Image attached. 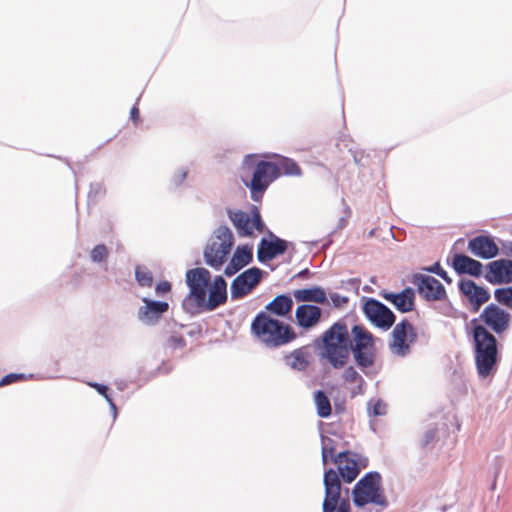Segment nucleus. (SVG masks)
Wrapping results in <instances>:
<instances>
[{"label":"nucleus","instance_id":"nucleus-10","mask_svg":"<svg viewBox=\"0 0 512 512\" xmlns=\"http://www.w3.org/2000/svg\"><path fill=\"white\" fill-rule=\"evenodd\" d=\"M278 177L279 173H276V167L272 161H259L255 165L250 182H245L250 189L251 198L254 201L261 200L264 192Z\"/></svg>","mask_w":512,"mask_h":512},{"label":"nucleus","instance_id":"nucleus-8","mask_svg":"<svg viewBox=\"0 0 512 512\" xmlns=\"http://www.w3.org/2000/svg\"><path fill=\"white\" fill-rule=\"evenodd\" d=\"M511 314L495 303L488 304L478 318L471 320L472 329L482 326L485 330L501 335L506 332L511 323Z\"/></svg>","mask_w":512,"mask_h":512},{"label":"nucleus","instance_id":"nucleus-13","mask_svg":"<svg viewBox=\"0 0 512 512\" xmlns=\"http://www.w3.org/2000/svg\"><path fill=\"white\" fill-rule=\"evenodd\" d=\"M262 277V270L252 267L239 274L231 284L232 299H241L252 292L259 284Z\"/></svg>","mask_w":512,"mask_h":512},{"label":"nucleus","instance_id":"nucleus-23","mask_svg":"<svg viewBox=\"0 0 512 512\" xmlns=\"http://www.w3.org/2000/svg\"><path fill=\"white\" fill-rule=\"evenodd\" d=\"M452 266L459 274H468L474 277H480L483 274V264L464 254H455Z\"/></svg>","mask_w":512,"mask_h":512},{"label":"nucleus","instance_id":"nucleus-37","mask_svg":"<svg viewBox=\"0 0 512 512\" xmlns=\"http://www.w3.org/2000/svg\"><path fill=\"white\" fill-rule=\"evenodd\" d=\"M24 379H25V375L22 374V373H10V374L5 375L0 380V387L6 386V385H10L12 383H15V382H18V381H22Z\"/></svg>","mask_w":512,"mask_h":512},{"label":"nucleus","instance_id":"nucleus-3","mask_svg":"<svg viewBox=\"0 0 512 512\" xmlns=\"http://www.w3.org/2000/svg\"><path fill=\"white\" fill-rule=\"evenodd\" d=\"M251 333L267 348H277L294 341L297 337L293 328L267 312H259L251 322Z\"/></svg>","mask_w":512,"mask_h":512},{"label":"nucleus","instance_id":"nucleus-12","mask_svg":"<svg viewBox=\"0 0 512 512\" xmlns=\"http://www.w3.org/2000/svg\"><path fill=\"white\" fill-rule=\"evenodd\" d=\"M364 315L376 327L389 329L395 322L394 313L380 301L368 298L362 307Z\"/></svg>","mask_w":512,"mask_h":512},{"label":"nucleus","instance_id":"nucleus-2","mask_svg":"<svg viewBox=\"0 0 512 512\" xmlns=\"http://www.w3.org/2000/svg\"><path fill=\"white\" fill-rule=\"evenodd\" d=\"M322 360L327 361L334 369L344 368L352 348V341L345 322H335L315 342Z\"/></svg>","mask_w":512,"mask_h":512},{"label":"nucleus","instance_id":"nucleus-7","mask_svg":"<svg viewBox=\"0 0 512 512\" xmlns=\"http://www.w3.org/2000/svg\"><path fill=\"white\" fill-rule=\"evenodd\" d=\"M353 343L351 352L356 364L361 368L371 367L375 362L374 337L362 325H355L351 330Z\"/></svg>","mask_w":512,"mask_h":512},{"label":"nucleus","instance_id":"nucleus-36","mask_svg":"<svg viewBox=\"0 0 512 512\" xmlns=\"http://www.w3.org/2000/svg\"><path fill=\"white\" fill-rule=\"evenodd\" d=\"M387 413V404L381 400H376L370 410V415L373 416H384Z\"/></svg>","mask_w":512,"mask_h":512},{"label":"nucleus","instance_id":"nucleus-9","mask_svg":"<svg viewBox=\"0 0 512 512\" xmlns=\"http://www.w3.org/2000/svg\"><path fill=\"white\" fill-rule=\"evenodd\" d=\"M417 338L416 328L410 321L403 319L394 326L391 332L389 349L394 355L404 357L411 352V347Z\"/></svg>","mask_w":512,"mask_h":512},{"label":"nucleus","instance_id":"nucleus-4","mask_svg":"<svg viewBox=\"0 0 512 512\" xmlns=\"http://www.w3.org/2000/svg\"><path fill=\"white\" fill-rule=\"evenodd\" d=\"M474 343V360L478 375L486 378L495 374L500 360L498 342L493 333L482 326L472 329Z\"/></svg>","mask_w":512,"mask_h":512},{"label":"nucleus","instance_id":"nucleus-33","mask_svg":"<svg viewBox=\"0 0 512 512\" xmlns=\"http://www.w3.org/2000/svg\"><path fill=\"white\" fill-rule=\"evenodd\" d=\"M335 447L333 444V440L330 438H326L323 440L322 445V461L323 464H327L328 459L331 458L332 460L335 458Z\"/></svg>","mask_w":512,"mask_h":512},{"label":"nucleus","instance_id":"nucleus-28","mask_svg":"<svg viewBox=\"0 0 512 512\" xmlns=\"http://www.w3.org/2000/svg\"><path fill=\"white\" fill-rule=\"evenodd\" d=\"M275 161L272 163L276 167V173L287 176H300L302 174V170L300 166L293 160L284 156L274 155Z\"/></svg>","mask_w":512,"mask_h":512},{"label":"nucleus","instance_id":"nucleus-14","mask_svg":"<svg viewBox=\"0 0 512 512\" xmlns=\"http://www.w3.org/2000/svg\"><path fill=\"white\" fill-rule=\"evenodd\" d=\"M412 283L417 286L419 294L428 301L443 300L446 297L445 287L432 276L416 274Z\"/></svg>","mask_w":512,"mask_h":512},{"label":"nucleus","instance_id":"nucleus-44","mask_svg":"<svg viewBox=\"0 0 512 512\" xmlns=\"http://www.w3.org/2000/svg\"><path fill=\"white\" fill-rule=\"evenodd\" d=\"M503 252L505 255L512 257V242L503 244Z\"/></svg>","mask_w":512,"mask_h":512},{"label":"nucleus","instance_id":"nucleus-39","mask_svg":"<svg viewBox=\"0 0 512 512\" xmlns=\"http://www.w3.org/2000/svg\"><path fill=\"white\" fill-rule=\"evenodd\" d=\"M330 299H331L332 303L334 304V306H336V307H341L344 304H347L349 301L348 297L342 296L338 293L330 294Z\"/></svg>","mask_w":512,"mask_h":512},{"label":"nucleus","instance_id":"nucleus-6","mask_svg":"<svg viewBox=\"0 0 512 512\" xmlns=\"http://www.w3.org/2000/svg\"><path fill=\"white\" fill-rule=\"evenodd\" d=\"M353 500L356 506L373 503L387 506V500L381 489V477L378 473H368L360 479L353 489Z\"/></svg>","mask_w":512,"mask_h":512},{"label":"nucleus","instance_id":"nucleus-43","mask_svg":"<svg viewBox=\"0 0 512 512\" xmlns=\"http://www.w3.org/2000/svg\"><path fill=\"white\" fill-rule=\"evenodd\" d=\"M130 117L133 120V122L137 123L140 118L139 109L136 105H134L130 110Z\"/></svg>","mask_w":512,"mask_h":512},{"label":"nucleus","instance_id":"nucleus-1","mask_svg":"<svg viewBox=\"0 0 512 512\" xmlns=\"http://www.w3.org/2000/svg\"><path fill=\"white\" fill-rule=\"evenodd\" d=\"M188 294L182 302L183 309L197 315L202 312L213 311L227 300V283L222 276H216L211 282L210 272L202 267L190 269L186 272Z\"/></svg>","mask_w":512,"mask_h":512},{"label":"nucleus","instance_id":"nucleus-41","mask_svg":"<svg viewBox=\"0 0 512 512\" xmlns=\"http://www.w3.org/2000/svg\"><path fill=\"white\" fill-rule=\"evenodd\" d=\"M427 270L430 271V272L436 273L437 275H439L444 280L450 282V279L447 276V272L445 270H443L438 263H436L432 267L428 268Z\"/></svg>","mask_w":512,"mask_h":512},{"label":"nucleus","instance_id":"nucleus-26","mask_svg":"<svg viewBox=\"0 0 512 512\" xmlns=\"http://www.w3.org/2000/svg\"><path fill=\"white\" fill-rule=\"evenodd\" d=\"M293 308V300L289 295L281 294L276 296L265 307V311L271 316H286L291 313Z\"/></svg>","mask_w":512,"mask_h":512},{"label":"nucleus","instance_id":"nucleus-40","mask_svg":"<svg viewBox=\"0 0 512 512\" xmlns=\"http://www.w3.org/2000/svg\"><path fill=\"white\" fill-rule=\"evenodd\" d=\"M171 283L168 282V281H161L159 282L156 287H155V291L157 294H165V293H169L171 291Z\"/></svg>","mask_w":512,"mask_h":512},{"label":"nucleus","instance_id":"nucleus-19","mask_svg":"<svg viewBox=\"0 0 512 512\" xmlns=\"http://www.w3.org/2000/svg\"><path fill=\"white\" fill-rule=\"evenodd\" d=\"M144 306L138 310V318L145 324H155L169 309L167 302L152 301L146 297L142 299Z\"/></svg>","mask_w":512,"mask_h":512},{"label":"nucleus","instance_id":"nucleus-38","mask_svg":"<svg viewBox=\"0 0 512 512\" xmlns=\"http://www.w3.org/2000/svg\"><path fill=\"white\" fill-rule=\"evenodd\" d=\"M343 378L346 382L355 383L359 378H361L358 372L354 367L349 366L343 372Z\"/></svg>","mask_w":512,"mask_h":512},{"label":"nucleus","instance_id":"nucleus-11","mask_svg":"<svg viewBox=\"0 0 512 512\" xmlns=\"http://www.w3.org/2000/svg\"><path fill=\"white\" fill-rule=\"evenodd\" d=\"M229 218L241 237H250L254 231L259 233L264 231V223L256 206H253L249 213L241 210L229 211Z\"/></svg>","mask_w":512,"mask_h":512},{"label":"nucleus","instance_id":"nucleus-30","mask_svg":"<svg viewBox=\"0 0 512 512\" xmlns=\"http://www.w3.org/2000/svg\"><path fill=\"white\" fill-rule=\"evenodd\" d=\"M314 402L317 408V414L321 418H327L331 415L332 409L329 398L323 391H317L314 396Z\"/></svg>","mask_w":512,"mask_h":512},{"label":"nucleus","instance_id":"nucleus-22","mask_svg":"<svg viewBox=\"0 0 512 512\" xmlns=\"http://www.w3.org/2000/svg\"><path fill=\"white\" fill-rule=\"evenodd\" d=\"M286 250L287 242L285 240L275 237L274 240L269 241L263 238L258 247L257 257L259 261L265 262L283 254Z\"/></svg>","mask_w":512,"mask_h":512},{"label":"nucleus","instance_id":"nucleus-15","mask_svg":"<svg viewBox=\"0 0 512 512\" xmlns=\"http://www.w3.org/2000/svg\"><path fill=\"white\" fill-rule=\"evenodd\" d=\"M460 293L466 298L473 312L479 311V309L490 299L489 291L477 285L470 279L460 280L458 283Z\"/></svg>","mask_w":512,"mask_h":512},{"label":"nucleus","instance_id":"nucleus-24","mask_svg":"<svg viewBox=\"0 0 512 512\" xmlns=\"http://www.w3.org/2000/svg\"><path fill=\"white\" fill-rule=\"evenodd\" d=\"M321 314L322 311L318 306L303 304L297 307L295 318L300 327L309 329L318 324Z\"/></svg>","mask_w":512,"mask_h":512},{"label":"nucleus","instance_id":"nucleus-5","mask_svg":"<svg viewBox=\"0 0 512 512\" xmlns=\"http://www.w3.org/2000/svg\"><path fill=\"white\" fill-rule=\"evenodd\" d=\"M234 243L231 230L226 226L218 227L209 239L205 250V262L214 269H219L227 260Z\"/></svg>","mask_w":512,"mask_h":512},{"label":"nucleus","instance_id":"nucleus-27","mask_svg":"<svg viewBox=\"0 0 512 512\" xmlns=\"http://www.w3.org/2000/svg\"><path fill=\"white\" fill-rule=\"evenodd\" d=\"M293 296L300 302H315L319 304L327 302L326 292L318 286L295 290Z\"/></svg>","mask_w":512,"mask_h":512},{"label":"nucleus","instance_id":"nucleus-31","mask_svg":"<svg viewBox=\"0 0 512 512\" xmlns=\"http://www.w3.org/2000/svg\"><path fill=\"white\" fill-rule=\"evenodd\" d=\"M494 298L498 304L512 308V286L495 289Z\"/></svg>","mask_w":512,"mask_h":512},{"label":"nucleus","instance_id":"nucleus-20","mask_svg":"<svg viewBox=\"0 0 512 512\" xmlns=\"http://www.w3.org/2000/svg\"><path fill=\"white\" fill-rule=\"evenodd\" d=\"M470 252L482 259H491L498 255L499 247L489 236L480 235L471 239L468 243Z\"/></svg>","mask_w":512,"mask_h":512},{"label":"nucleus","instance_id":"nucleus-18","mask_svg":"<svg viewBox=\"0 0 512 512\" xmlns=\"http://www.w3.org/2000/svg\"><path fill=\"white\" fill-rule=\"evenodd\" d=\"M356 454L349 451L341 452L333 459V462L337 465L338 471L347 483L354 481L360 473V467L358 465Z\"/></svg>","mask_w":512,"mask_h":512},{"label":"nucleus","instance_id":"nucleus-32","mask_svg":"<svg viewBox=\"0 0 512 512\" xmlns=\"http://www.w3.org/2000/svg\"><path fill=\"white\" fill-rule=\"evenodd\" d=\"M135 278L141 287H151L153 284L152 272L143 266H137L135 269Z\"/></svg>","mask_w":512,"mask_h":512},{"label":"nucleus","instance_id":"nucleus-21","mask_svg":"<svg viewBox=\"0 0 512 512\" xmlns=\"http://www.w3.org/2000/svg\"><path fill=\"white\" fill-rule=\"evenodd\" d=\"M381 296L401 313L411 312L415 308V292L412 288H405L398 293L383 292Z\"/></svg>","mask_w":512,"mask_h":512},{"label":"nucleus","instance_id":"nucleus-34","mask_svg":"<svg viewBox=\"0 0 512 512\" xmlns=\"http://www.w3.org/2000/svg\"><path fill=\"white\" fill-rule=\"evenodd\" d=\"M90 257L94 262H101L108 257V249L104 244L96 245L91 253Z\"/></svg>","mask_w":512,"mask_h":512},{"label":"nucleus","instance_id":"nucleus-29","mask_svg":"<svg viewBox=\"0 0 512 512\" xmlns=\"http://www.w3.org/2000/svg\"><path fill=\"white\" fill-rule=\"evenodd\" d=\"M309 354L304 348H299L285 357L286 364L292 369L303 371L309 365Z\"/></svg>","mask_w":512,"mask_h":512},{"label":"nucleus","instance_id":"nucleus-17","mask_svg":"<svg viewBox=\"0 0 512 512\" xmlns=\"http://www.w3.org/2000/svg\"><path fill=\"white\" fill-rule=\"evenodd\" d=\"M325 499L323 502V512H334L341 494V482L338 474L329 469L324 474Z\"/></svg>","mask_w":512,"mask_h":512},{"label":"nucleus","instance_id":"nucleus-25","mask_svg":"<svg viewBox=\"0 0 512 512\" xmlns=\"http://www.w3.org/2000/svg\"><path fill=\"white\" fill-rule=\"evenodd\" d=\"M253 258L252 248L249 246L237 247L229 264L225 268V274L232 276L244 266L248 265Z\"/></svg>","mask_w":512,"mask_h":512},{"label":"nucleus","instance_id":"nucleus-42","mask_svg":"<svg viewBox=\"0 0 512 512\" xmlns=\"http://www.w3.org/2000/svg\"><path fill=\"white\" fill-rule=\"evenodd\" d=\"M335 510L336 512H350V504L347 500H343L338 503Z\"/></svg>","mask_w":512,"mask_h":512},{"label":"nucleus","instance_id":"nucleus-35","mask_svg":"<svg viewBox=\"0 0 512 512\" xmlns=\"http://www.w3.org/2000/svg\"><path fill=\"white\" fill-rule=\"evenodd\" d=\"M88 385L90 387L94 388L99 394H101L113 409H116V406H115L112 398L108 394L109 388L106 385L96 383V382H89Z\"/></svg>","mask_w":512,"mask_h":512},{"label":"nucleus","instance_id":"nucleus-16","mask_svg":"<svg viewBox=\"0 0 512 512\" xmlns=\"http://www.w3.org/2000/svg\"><path fill=\"white\" fill-rule=\"evenodd\" d=\"M484 278L493 285L509 284L512 282V260L499 259L486 265Z\"/></svg>","mask_w":512,"mask_h":512}]
</instances>
